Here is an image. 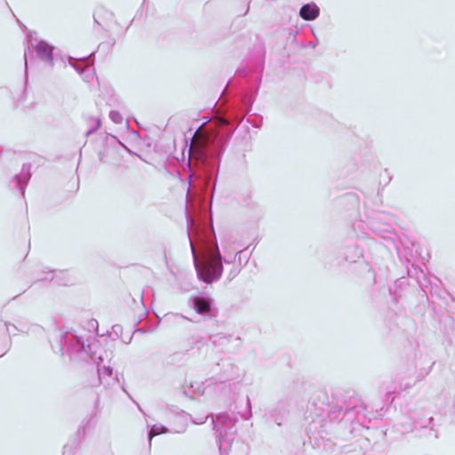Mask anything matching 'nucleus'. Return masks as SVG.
Here are the masks:
<instances>
[{
	"label": "nucleus",
	"instance_id": "2",
	"mask_svg": "<svg viewBox=\"0 0 455 455\" xmlns=\"http://www.w3.org/2000/svg\"><path fill=\"white\" fill-rule=\"evenodd\" d=\"M299 15L305 20H313L319 15V9L315 5L305 4L299 11Z\"/></svg>",
	"mask_w": 455,
	"mask_h": 455
},
{
	"label": "nucleus",
	"instance_id": "4",
	"mask_svg": "<svg viewBox=\"0 0 455 455\" xmlns=\"http://www.w3.org/2000/svg\"><path fill=\"white\" fill-rule=\"evenodd\" d=\"M36 49L38 52H41L47 56L52 55V48L45 43H43V42L39 43L36 45Z\"/></svg>",
	"mask_w": 455,
	"mask_h": 455
},
{
	"label": "nucleus",
	"instance_id": "5",
	"mask_svg": "<svg viewBox=\"0 0 455 455\" xmlns=\"http://www.w3.org/2000/svg\"><path fill=\"white\" fill-rule=\"evenodd\" d=\"M190 155L196 158H200L203 156V152L201 151V149L197 148L194 142L190 147Z\"/></svg>",
	"mask_w": 455,
	"mask_h": 455
},
{
	"label": "nucleus",
	"instance_id": "6",
	"mask_svg": "<svg viewBox=\"0 0 455 455\" xmlns=\"http://www.w3.org/2000/svg\"><path fill=\"white\" fill-rule=\"evenodd\" d=\"M155 435H156V434H154V433H153V431H151V432H150V434H149V437H150V439H152V437H153Z\"/></svg>",
	"mask_w": 455,
	"mask_h": 455
},
{
	"label": "nucleus",
	"instance_id": "1",
	"mask_svg": "<svg viewBox=\"0 0 455 455\" xmlns=\"http://www.w3.org/2000/svg\"><path fill=\"white\" fill-rule=\"evenodd\" d=\"M222 265L220 256H212L205 266L199 271V276L205 283H210L214 279L219 278L221 275Z\"/></svg>",
	"mask_w": 455,
	"mask_h": 455
},
{
	"label": "nucleus",
	"instance_id": "3",
	"mask_svg": "<svg viewBox=\"0 0 455 455\" xmlns=\"http://www.w3.org/2000/svg\"><path fill=\"white\" fill-rule=\"evenodd\" d=\"M195 307L200 314L208 313L211 309L209 301L202 298H196L195 299Z\"/></svg>",
	"mask_w": 455,
	"mask_h": 455
}]
</instances>
